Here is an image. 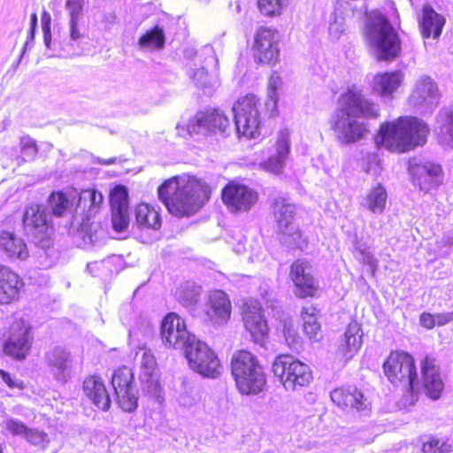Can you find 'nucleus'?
<instances>
[{
    "label": "nucleus",
    "instance_id": "6e6552de",
    "mask_svg": "<svg viewBox=\"0 0 453 453\" xmlns=\"http://www.w3.org/2000/svg\"><path fill=\"white\" fill-rule=\"evenodd\" d=\"M24 230L32 242L42 250H48L54 244L55 225L47 208L38 203L25 207L22 216Z\"/></svg>",
    "mask_w": 453,
    "mask_h": 453
},
{
    "label": "nucleus",
    "instance_id": "8fccbe9b",
    "mask_svg": "<svg viewBox=\"0 0 453 453\" xmlns=\"http://www.w3.org/2000/svg\"><path fill=\"white\" fill-rule=\"evenodd\" d=\"M275 156L286 160L289 155L290 148L288 138L286 134H280L275 142Z\"/></svg>",
    "mask_w": 453,
    "mask_h": 453
},
{
    "label": "nucleus",
    "instance_id": "7ed1b4c3",
    "mask_svg": "<svg viewBox=\"0 0 453 453\" xmlns=\"http://www.w3.org/2000/svg\"><path fill=\"white\" fill-rule=\"evenodd\" d=\"M429 125L418 117L400 116L380 125V144L393 153H406L427 142Z\"/></svg>",
    "mask_w": 453,
    "mask_h": 453
},
{
    "label": "nucleus",
    "instance_id": "f3484780",
    "mask_svg": "<svg viewBox=\"0 0 453 453\" xmlns=\"http://www.w3.org/2000/svg\"><path fill=\"white\" fill-rule=\"evenodd\" d=\"M111 384L119 408L127 412L135 411L138 407V395L133 370L127 365L119 366L111 374Z\"/></svg>",
    "mask_w": 453,
    "mask_h": 453
},
{
    "label": "nucleus",
    "instance_id": "9d476101",
    "mask_svg": "<svg viewBox=\"0 0 453 453\" xmlns=\"http://www.w3.org/2000/svg\"><path fill=\"white\" fill-rule=\"evenodd\" d=\"M273 372L286 389L297 390L308 387L312 380L310 366L288 354L276 357Z\"/></svg>",
    "mask_w": 453,
    "mask_h": 453
},
{
    "label": "nucleus",
    "instance_id": "bb28decb",
    "mask_svg": "<svg viewBox=\"0 0 453 453\" xmlns=\"http://www.w3.org/2000/svg\"><path fill=\"white\" fill-rule=\"evenodd\" d=\"M0 250L11 261H26L30 252L26 242L14 232L3 230L0 232Z\"/></svg>",
    "mask_w": 453,
    "mask_h": 453
},
{
    "label": "nucleus",
    "instance_id": "de8ad7c7",
    "mask_svg": "<svg viewBox=\"0 0 453 453\" xmlns=\"http://www.w3.org/2000/svg\"><path fill=\"white\" fill-rule=\"evenodd\" d=\"M157 371H160V369L155 356L150 349L144 350L141 359L140 372L147 373Z\"/></svg>",
    "mask_w": 453,
    "mask_h": 453
},
{
    "label": "nucleus",
    "instance_id": "864d4df0",
    "mask_svg": "<svg viewBox=\"0 0 453 453\" xmlns=\"http://www.w3.org/2000/svg\"><path fill=\"white\" fill-rule=\"evenodd\" d=\"M84 0H66L70 12V19H80L83 10Z\"/></svg>",
    "mask_w": 453,
    "mask_h": 453
},
{
    "label": "nucleus",
    "instance_id": "603ef678",
    "mask_svg": "<svg viewBox=\"0 0 453 453\" xmlns=\"http://www.w3.org/2000/svg\"><path fill=\"white\" fill-rule=\"evenodd\" d=\"M0 377L11 389L17 388L22 390L25 388V383L23 380H15V378L9 372L4 369H0Z\"/></svg>",
    "mask_w": 453,
    "mask_h": 453
},
{
    "label": "nucleus",
    "instance_id": "e2e57ef3",
    "mask_svg": "<svg viewBox=\"0 0 453 453\" xmlns=\"http://www.w3.org/2000/svg\"><path fill=\"white\" fill-rule=\"evenodd\" d=\"M43 32V38H44V42L47 45L50 44V29H48V32L46 30H42Z\"/></svg>",
    "mask_w": 453,
    "mask_h": 453
},
{
    "label": "nucleus",
    "instance_id": "4c0bfd02",
    "mask_svg": "<svg viewBox=\"0 0 453 453\" xmlns=\"http://www.w3.org/2000/svg\"><path fill=\"white\" fill-rule=\"evenodd\" d=\"M453 447L448 439L429 435L426 440L423 441L420 453H450Z\"/></svg>",
    "mask_w": 453,
    "mask_h": 453
},
{
    "label": "nucleus",
    "instance_id": "393cba45",
    "mask_svg": "<svg viewBox=\"0 0 453 453\" xmlns=\"http://www.w3.org/2000/svg\"><path fill=\"white\" fill-rule=\"evenodd\" d=\"M82 391L97 410L103 411L110 410L111 396L101 375L97 373L87 375L82 382Z\"/></svg>",
    "mask_w": 453,
    "mask_h": 453
},
{
    "label": "nucleus",
    "instance_id": "37998d69",
    "mask_svg": "<svg viewBox=\"0 0 453 453\" xmlns=\"http://www.w3.org/2000/svg\"><path fill=\"white\" fill-rule=\"evenodd\" d=\"M281 82L280 77L277 72H273L270 77L269 88L270 95L267 98V104H272L273 109L270 112V117H275L278 115V95L277 88L279 84Z\"/></svg>",
    "mask_w": 453,
    "mask_h": 453
},
{
    "label": "nucleus",
    "instance_id": "39448f33",
    "mask_svg": "<svg viewBox=\"0 0 453 453\" xmlns=\"http://www.w3.org/2000/svg\"><path fill=\"white\" fill-rule=\"evenodd\" d=\"M365 14L367 21L365 25L364 35L374 39L378 59L386 62L394 61L402 50L398 33L380 10L374 9Z\"/></svg>",
    "mask_w": 453,
    "mask_h": 453
},
{
    "label": "nucleus",
    "instance_id": "49530a36",
    "mask_svg": "<svg viewBox=\"0 0 453 453\" xmlns=\"http://www.w3.org/2000/svg\"><path fill=\"white\" fill-rule=\"evenodd\" d=\"M25 439L30 444L42 449L46 448L50 443V438L48 434L43 431H39L36 429L29 428L25 436Z\"/></svg>",
    "mask_w": 453,
    "mask_h": 453
},
{
    "label": "nucleus",
    "instance_id": "6e6d98bb",
    "mask_svg": "<svg viewBox=\"0 0 453 453\" xmlns=\"http://www.w3.org/2000/svg\"><path fill=\"white\" fill-rule=\"evenodd\" d=\"M419 325L426 330H432L436 326V317L428 311H424L418 318Z\"/></svg>",
    "mask_w": 453,
    "mask_h": 453
},
{
    "label": "nucleus",
    "instance_id": "9b49d317",
    "mask_svg": "<svg viewBox=\"0 0 453 453\" xmlns=\"http://www.w3.org/2000/svg\"><path fill=\"white\" fill-rule=\"evenodd\" d=\"M33 326L24 318L15 319L9 327L8 336L2 342L4 356L22 362L29 356L33 346Z\"/></svg>",
    "mask_w": 453,
    "mask_h": 453
},
{
    "label": "nucleus",
    "instance_id": "ddd939ff",
    "mask_svg": "<svg viewBox=\"0 0 453 453\" xmlns=\"http://www.w3.org/2000/svg\"><path fill=\"white\" fill-rule=\"evenodd\" d=\"M280 40L275 28L260 27L257 29L251 47L254 62L260 66L273 67L280 62Z\"/></svg>",
    "mask_w": 453,
    "mask_h": 453
},
{
    "label": "nucleus",
    "instance_id": "423d86ee",
    "mask_svg": "<svg viewBox=\"0 0 453 453\" xmlns=\"http://www.w3.org/2000/svg\"><path fill=\"white\" fill-rule=\"evenodd\" d=\"M231 127L227 114L218 108L199 111L187 121L177 124L178 135L187 138L193 135L225 134Z\"/></svg>",
    "mask_w": 453,
    "mask_h": 453
},
{
    "label": "nucleus",
    "instance_id": "13d9d810",
    "mask_svg": "<svg viewBox=\"0 0 453 453\" xmlns=\"http://www.w3.org/2000/svg\"><path fill=\"white\" fill-rule=\"evenodd\" d=\"M436 326H444L453 321V311L436 313Z\"/></svg>",
    "mask_w": 453,
    "mask_h": 453
},
{
    "label": "nucleus",
    "instance_id": "c03bdc74",
    "mask_svg": "<svg viewBox=\"0 0 453 453\" xmlns=\"http://www.w3.org/2000/svg\"><path fill=\"white\" fill-rule=\"evenodd\" d=\"M81 200L85 204L88 202L89 211H97L104 203V196L96 189L88 188L82 191Z\"/></svg>",
    "mask_w": 453,
    "mask_h": 453
},
{
    "label": "nucleus",
    "instance_id": "09e8293b",
    "mask_svg": "<svg viewBox=\"0 0 453 453\" xmlns=\"http://www.w3.org/2000/svg\"><path fill=\"white\" fill-rule=\"evenodd\" d=\"M284 164L285 160L280 158V157L272 155L261 165L266 172L277 174L281 173Z\"/></svg>",
    "mask_w": 453,
    "mask_h": 453
},
{
    "label": "nucleus",
    "instance_id": "5fc2aeb1",
    "mask_svg": "<svg viewBox=\"0 0 453 453\" xmlns=\"http://www.w3.org/2000/svg\"><path fill=\"white\" fill-rule=\"evenodd\" d=\"M361 259L360 263L365 266H368L372 274H375L378 268V261L374 256L367 251L366 250H360Z\"/></svg>",
    "mask_w": 453,
    "mask_h": 453
},
{
    "label": "nucleus",
    "instance_id": "0eeeda50",
    "mask_svg": "<svg viewBox=\"0 0 453 453\" xmlns=\"http://www.w3.org/2000/svg\"><path fill=\"white\" fill-rule=\"evenodd\" d=\"M382 370L392 385H405L411 393L418 390L419 380L416 360L408 351L391 350L382 364Z\"/></svg>",
    "mask_w": 453,
    "mask_h": 453
},
{
    "label": "nucleus",
    "instance_id": "cd10ccee",
    "mask_svg": "<svg viewBox=\"0 0 453 453\" xmlns=\"http://www.w3.org/2000/svg\"><path fill=\"white\" fill-rule=\"evenodd\" d=\"M319 311L318 305L311 303L303 305L299 313L302 332L312 343L323 339L322 326L319 321Z\"/></svg>",
    "mask_w": 453,
    "mask_h": 453
},
{
    "label": "nucleus",
    "instance_id": "7c9ffc66",
    "mask_svg": "<svg viewBox=\"0 0 453 453\" xmlns=\"http://www.w3.org/2000/svg\"><path fill=\"white\" fill-rule=\"evenodd\" d=\"M134 226L141 230H158L162 225V219L158 210L147 203H139L135 205Z\"/></svg>",
    "mask_w": 453,
    "mask_h": 453
},
{
    "label": "nucleus",
    "instance_id": "2f4dec72",
    "mask_svg": "<svg viewBox=\"0 0 453 453\" xmlns=\"http://www.w3.org/2000/svg\"><path fill=\"white\" fill-rule=\"evenodd\" d=\"M440 93L436 83L429 77L418 79L411 94L414 104H438Z\"/></svg>",
    "mask_w": 453,
    "mask_h": 453
},
{
    "label": "nucleus",
    "instance_id": "79ce46f5",
    "mask_svg": "<svg viewBox=\"0 0 453 453\" xmlns=\"http://www.w3.org/2000/svg\"><path fill=\"white\" fill-rule=\"evenodd\" d=\"M109 201L111 211L128 210L129 200L127 188L123 185L115 186L110 193Z\"/></svg>",
    "mask_w": 453,
    "mask_h": 453
},
{
    "label": "nucleus",
    "instance_id": "c85d7f7f",
    "mask_svg": "<svg viewBox=\"0 0 453 453\" xmlns=\"http://www.w3.org/2000/svg\"><path fill=\"white\" fill-rule=\"evenodd\" d=\"M445 23V18L436 12L431 5L426 4L423 7L419 26L424 38L438 39Z\"/></svg>",
    "mask_w": 453,
    "mask_h": 453
},
{
    "label": "nucleus",
    "instance_id": "473e14b6",
    "mask_svg": "<svg viewBox=\"0 0 453 453\" xmlns=\"http://www.w3.org/2000/svg\"><path fill=\"white\" fill-rule=\"evenodd\" d=\"M436 135L440 144L453 148V107H443L436 116Z\"/></svg>",
    "mask_w": 453,
    "mask_h": 453
},
{
    "label": "nucleus",
    "instance_id": "6ab92c4d",
    "mask_svg": "<svg viewBox=\"0 0 453 453\" xmlns=\"http://www.w3.org/2000/svg\"><path fill=\"white\" fill-rule=\"evenodd\" d=\"M189 332L184 319L171 311L160 322V338L167 348L180 349L188 340Z\"/></svg>",
    "mask_w": 453,
    "mask_h": 453
},
{
    "label": "nucleus",
    "instance_id": "c756f323",
    "mask_svg": "<svg viewBox=\"0 0 453 453\" xmlns=\"http://www.w3.org/2000/svg\"><path fill=\"white\" fill-rule=\"evenodd\" d=\"M403 81V74L399 70L378 73L373 77L372 91L380 96H391Z\"/></svg>",
    "mask_w": 453,
    "mask_h": 453
},
{
    "label": "nucleus",
    "instance_id": "a211bd4d",
    "mask_svg": "<svg viewBox=\"0 0 453 453\" xmlns=\"http://www.w3.org/2000/svg\"><path fill=\"white\" fill-rule=\"evenodd\" d=\"M411 184L427 194L443 182V169L432 161L410 162L407 168Z\"/></svg>",
    "mask_w": 453,
    "mask_h": 453
},
{
    "label": "nucleus",
    "instance_id": "ea45409f",
    "mask_svg": "<svg viewBox=\"0 0 453 453\" xmlns=\"http://www.w3.org/2000/svg\"><path fill=\"white\" fill-rule=\"evenodd\" d=\"M282 335L287 345L290 349H297L303 345V338L298 329L290 319L281 321Z\"/></svg>",
    "mask_w": 453,
    "mask_h": 453
},
{
    "label": "nucleus",
    "instance_id": "a18cd8bd",
    "mask_svg": "<svg viewBox=\"0 0 453 453\" xmlns=\"http://www.w3.org/2000/svg\"><path fill=\"white\" fill-rule=\"evenodd\" d=\"M111 211L113 229L118 233L126 231L129 226L128 210H114Z\"/></svg>",
    "mask_w": 453,
    "mask_h": 453
},
{
    "label": "nucleus",
    "instance_id": "4468645a",
    "mask_svg": "<svg viewBox=\"0 0 453 453\" xmlns=\"http://www.w3.org/2000/svg\"><path fill=\"white\" fill-rule=\"evenodd\" d=\"M220 198L232 214L249 212L258 202V193L238 180H229L221 189Z\"/></svg>",
    "mask_w": 453,
    "mask_h": 453
},
{
    "label": "nucleus",
    "instance_id": "1a4fd4ad",
    "mask_svg": "<svg viewBox=\"0 0 453 453\" xmlns=\"http://www.w3.org/2000/svg\"><path fill=\"white\" fill-rule=\"evenodd\" d=\"M262 101L254 93L240 96L233 106L235 128L240 137L255 139L262 127Z\"/></svg>",
    "mask_w": 453,
    "mask_h": 453
},
{
    "label": "nucleus",
    "instance_id": "3c124183",
    "mask_svg": "<svg viewBox=\"0 0 453 453\" xmlns=\"http://www.w3.org/2000/svg\"><path fill=\"white\" fill-rule=\"evenodd\" d=\"M5 427L12 435H23L24 437L29 429L25 423L12 418L6 421Z\"/></svg>",
    "mask_w": 453,
    "mask_h": 453
},
{
    "label": "nucleus",
    "instance_id": "bf43d9fd",
    "mask_svg": "<svg viewBox=\"0 0 453 453\" xmlns=\"http://www.w3.org/2000/svg\"><path fill=\"white\" fill-rule=\"evenodd\" d=\"M79 19H70V35L73 41L83 37V33L78 28Z\"/></svg>",
    "mask_w": 453,
    "mask_h": 453
},
{
    "label": "nucleus",
    "instance_id": "f257e3e1",
    "mask_svg": "<svg viewBox=\"0 0 453 453\" xmlns=\"http://www.w3.org/2000/svg\"><path fill=\"white\" fill-rule=\"evenodd\" d=\"M380 115L378 104L366 98L361 89L352 86L338 98V108L330 120L331 129L342 142L355 143L370 133L365 120L376 119Z\"/></svg>",
    "mask_w": 453,
    "mask_h": 453
},
{
    "label": "nucleus",
    "instance_id": "680f3d73",
    "mask_svg": "<svg viewBox=\"0 0 453 453\" xmlns=\"http://www.w3.org/2000/svg\"><path fill=\"white\" fill-rule=\"evenodd\" d=\"M36 26H37V14L35 12H34L31 14V18H30V35L32 38L35 35Z\"/></svg>",
    "mask_w": 453,
    "mask_h": 453
},
{
    "label": "nucleus",
    "instance_id": "412c9836",
    "mask_svg": "<svg viewBox=\"0 0 453 453\" xmlns=\"http://www.w3.org/2000/svg\"><path fill=\"white\" fill-rule=\"evenodd\" d=\"M22 277L6 265L0 264V305L18 302L24 291Z\"/></svg>",
    "mask_w": 453,
    "mask_h": 453
},
{
    "label": "nucleus",
    "instance_id": "c9c22d12",
    "mask_svg": "<svg viewBox=\"0 0 453 453\" xmlns=\"http://www.w3.org/2000/svg\"><path fill=\"white\" fill-rule=\"evenodd\" d=\"M51 216L63 218L71 210L73 202L68 194L63 190L52 191L47 199Z\"/></svg>",
    "mask_w": 453,
    "mask_h": 453
},
{
    "label": "nucleus",
    "instance_id": "e433bc0d",
    "mask_svg": "<svg viewBox=\"0 0 453 453\" xmlns=\"http://www.w3.org/2000/svg\"><path fill=\"white\" fill-rule=\"evenodd\" d=\"M141 48L160 50L165 45V35L163 27L154 26L142 35L138 40Z\"/></svg>",
    "mask_w": 453,
    "mask_h": 453
},
{
    "label": "nucleus",
    "instance_id": "5701e85b",
    "mask_svg": "<svg viewBox=\"0 0 453 453\" xmlns=\"http://www.w3.org/2000/svg\"><path fill=\"white\" fill-rule=\"evenodd\" d=\"M332 402L343 411H365L369 403L363 392L355 385H343L333 389L330 393Z\"/></svg>",
    "mask_w": 453,
    "mask_h": 453
},
{
    "label": "nucleus",
    "instance_id": "72a5a7b5",
    "mask_svg": "<svg viewBox=\"0 0 453 453\" xmlns=\"http://www.w3.org/2000/svg\"><path fill=\"white\" fill-rule=\"evenodd\" d=\"M47 362L58 379H66V371L70 366V354L64 349H55L47 355Z\"/></svg>",
    "mask_w": 453,
    "mask_h": 453
},
{
    "label": "nucleus",
    "instance_id": "58836bf2",
    "mask_svg": "<svg viewBox=\"0 0 453 453\" xmlns=\"http://www.w3.org/2000/svg\"><path fill=\"white\" fill-rule=\"evenodd\" d=\"M139 380L142 389L150 395H157L162 388L161 372H139Z\"/></svg>",
    "mask_w": 453,
    "mask_h": 453
},
{
    "label": "nucleus",
    "instance_id": "a19ab883",
    "mask_svg": "<svg viewBox=\"0 0 453 453\" xmlns=\"http://www.w3.org/2000/svg\"><path fill=\"white\" fill-rule=\"evenodd\" d=\"M287 4L288 0H257V6L260 13L270 18L281 15Z\"/></svg>",
    "mask_w": 453,
    "mask_h": 453
},
{
    "label": "nucleus",
    "instance_id": "a878e982",
    "mask_svg": "<svg viewBox=\"0 0 453 453\" xmlns=\"http://www.w3.org/2000/svg\"><path fill=\"white\" fill-rule=\"evenodd\" d=\"M242 320L245 328L250 332L254 342H262L267 338L269 328L263 315L262 308L245 305L242 311Z\"/></svg>",
    "mask_w": 453,
    "mask_h": 453
},
{
    "label": "nucleus",
    "instance_id": "f03ea898",
    "mask_svg": "<svg viewBox=\"0 0 453 453\" xmlns=\"http://www.w3.org/2000/svg\"><path fill=\"white\" fill-rule=\"evenodd\" d=\"M212 187L205 180L195 176H173L157 188L159 200L177 218L190 217L211 199Z\"/></svg>",
    "mask_w": 453,
    "mask_h": 453
},
{
    "label": "nucleus",
    "instance_id": "4be33fe9",
    "mask_svg": "<svg viewBox=\"0 0 453 453\" xmlns=\"http://www.w3.org/2000/svg\"><path fill=\"white\" fill-rule=\"evenodd\" d=\"M204 314L214 326L226 324L232 314V303L227 294L222 290L211 292L205 303Z\"/></svg>",
    "mask_w": 453,
    "mask_h": 453
},
{
    "label": "nucleus",
    "instance_id": "052dcab7",
    "mask_svg": "<svg viewBox=\"0 0 453 453\" xmlns=\"http://www.w3.org/2000/svg\"><path fill=\"white\" fill-rule=\"evenodd\" d=\"M41 19L42 30H46L48 32V29H50L51 24V17L50 13L47 11H43Z\"/></svg>",
    "mask_w": 453,
    "mask_h": 453
},
{
    "label": "nucleus",
    "instance_id": "2eb2a0df",
    "mask_svg": "<svg viewBox=\"0 0 453 453\" xmlns=\"http://www.w3.org/2000/svg\"><path fill=\"white\" fill-rule=\"evenodd\" d=\"M186 358L189 367L203 377L216 378L220 374V360L215 350L205 342L197 341L191 343L186 349Z\"/></svg>",
    "mask_w": 453,
    "mask_h": 453
},
{
    "label": "nucleus",
    "instance_id": "4d7b16f0",
    "mask_svg": "<svg viewBox=\"0 0 453 453\" xmlns=\"http://www.w3.org/2000/svg\"><path fill=\"white\" fill-rule=\"evenodd\" d=\"M21 150L25 153L35 155L37 153L36 142L29 136L23 137L21 139Z\"/></svg>",
    "mask_w": 453,
    "mask_h": 453
},
{
    "label": "nucleus",
    "instance_id": "20e7f679",
    "mask_svg": "<svg viewBox=\"0 0 453 453\" xmlns=\"http://www.w3.org/2000/svg\"><path fill=\"white\" fill-rule=\"evenodd\" d=\"M230 371L238 392L256 395L266 387V374L258 357L244 349L235 350L230 359Z\"/></svg>",
    "mask_w": 453,
    "mask_h": 453
},
{
    "label": "nucleus",
    "instance_id": "f704fd0d",
    "mask_svg": "<svg viewBox=\"0 0 453 453\" xmlns=\"http://www.w3.org/2000/svg\"><path fill=\"white\" fill-rule=\"evenodd\" d=\"M387 200L388 192L386 188L380 183H378L367 193L364 205L371 212L380 214L386 209Z\"/></svg>",
    "mask_w": 453,
    "mask_h": 453
},
{
    "label": "nucleus",
    "instance_id": "dca6fc26",
    "mask_svg": "<svg viewBox=\"0 0 453 453\" xmlns=\"http://www.w3.org/2000/svg\"><path fill=\"white\" fill-rule=\"evenodd\" d=\"M288 278L293 283V293L298 299H313L319 296V284L311 272V265L303 258L294 260L288 272Z\"/></svg>",
    "mask_w": 453,
    "mask_h": 453
},
{
    "label": "nucleus",
    "instance_id": "f8f14e48",
    "mask_svg": "<svg viewBox=\"0 0 453 453\" xmlns=\"http://www.w3.org/2000/svg\"><path fill=\"white\" fill-rule=\"evenodd\" d=\"M270 211L284 241L299 247V242L303 240V234L299 227L292 226L296 216V204L287 197L278 196L271 203Z\"/></svg>",
    "mask_w": 453,
    "mask_h": 453
},
{
    "label": "nucleus",
    "instance_id": "aec40b11",
    "mask_svg": "<svg viewBox=\"0 0 453 453\" xmlns=\"http://www.w3.org/2000/svg\"><path fill=\"white\" fill-rule=\"evenodd\" d=\"M419 365L421 373L419 384L425 395L433 401L440 399L445 385L436 358L426 354L420 361Z\"/></svg>",
    "mask_w": 453,
    "mask_h": 453
},
{
    "label": "nucleus",
    "instance_id": "b1692460",
    "mask_svg": "<svg viewBox=\"0 0 453 453\" xmlns=\"http://www.w3.org/2000/svg\"><path fill=\"white\" fill-rule=\"evenodd\" d=\"M364 332L362 325L356 319L348 323L342 335L336 353L341 360H351L360 350L363 344Z\"/></svg>",
    "mask_w": 453,
    "mask_h": 453
}]
</instances>
